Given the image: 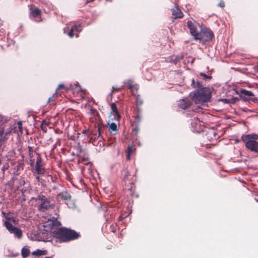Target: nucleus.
I'll use <instances>...</instances> for the list:
<instances>
[{"instance_id": "12", "label": "nucleus", "mask_w": 258, "mask_h": 258, "mask_svg": "<svg viewBox=\"0 0 258 258\" xmlns=\"http://www.w3.org/2000/svg\"><path fill=\"white\" fill-rule=\"evenodd\" d=\"M90 113L91 117L90 118V121L94 122L99 121V115L98 111L93 107H90Z\"/></svg>"}, {"instance_id": "2", "label": "nucleus", "mask_w": 258, "mask_h": 258, "mask_svg": "<svg viewBox=\"0 0 258 258\" xmlns=\"http://www.w3.org/2000/svg\"><path fill=\"white\" fill-rule=\"evenodd\" d=\"M51 233L53 237L64 242L77 239L81 236L76 231L64 227L56 228Z\"/></svg>"}, {"instance_id": "4", "label": "nucleus", "mask_w": 258, "mask_h": 258, "mask_svg": "<svg viewBox=\"0 0 258 258\" xmlns=\"http://www.w3.org/2000/svg\"><path fill=\"white\" fill-rule=\"evenodd\" d=\"M38 204V210L41 212H45L50 209H54L55 204L51 203L49 199L44 195H39L36 198H34Z\"/></svg>"}, {"instance_id": "45", "label": "nucleus", "mask_w": 258, "mask_h": 258, "mask_svg": "<svg viewBox=\"0 0 258 258\" xmlns=\"http://www.w3.org/2000/svg\"><path fill=\"white\" fill-rule=\"evenodd\" d=\"M53 97H49V98H48V100H47V102H48V103H49V102H50L51 101H52V99H53Z\"/></svg>"}, {"instance_id": "36", "label": "nucleus", "mask_w": 258, "mask_h": 258, "mask_svg": "<svg viewBox=\"0 0 258 258\" xmlns=\"http://www.w3.org/2000/svg\"><path fill=\"white\" fill-rule=\"evenodd\" d=\"M202 86V83L199 81L197 82V84H196V88L201 89Z\"/></svg>"}, {"instance_id": "52", "label": "nucleus", "mask_w": 258, "mask_h": 258, "mask_svg": "<svg viewBox=\"0 0 258 258\" xmlns=\"http://www.w3.org/2000/svg\"><path fill=\"white\" fill-rule=\"evenodd\" d=\"M86 132H87L86 130H84V131H83V133H85Z\"/></svg>"}, {"instance_id": "31", "label": "nucleus", "mask_w": 258, "mask_h": 258, "mask_svg": "<svg viewBox=\"0 0 258 258\" xmlns=\"http://www.w3.org/2000/svg\"><path fill=\"white\" fill-rule=\"evenodd\" d=\"M33 254L38 256L44 255L46 254V251L38 249L37 251H34Z\"/></svg>"}, {"instance_id": "20", "label": "nucleus", "mask_w": 258, "mask_h": 258, "mask_svg": "<svg viewBox=\"0 0 258 258\" xmlns=\"http://www.w3.org/2000/svg\"><path fill=\"white\" fill-rule=\"evenodd\" d=\"M68 90V87L62 84H60L57 86L56 89V96L58 95H60V93H63Z\"/></svg>"}, {"instance_id": "6", "label": "nucleus", "mask_w": 258, "mask_h": 258, "mask_svg": "<svg viewBox=\"0 0 258 258\" xmlns=\"http://www.w3.org/2000/svg\"><path fill=\"white\" fill-rule=\"evenodd\" d=\"M237 94H238L240 98L245 102L252 101L254 103H258V98L254 97V94L250 91L241 89Z\"/></svg>"}, {"instance_id": "51", "label": "nucleus", "mask_w": 258, "mask_h": 258, "mask_svg": "<svg viewBox=\"0 0 258 258\" xmlns=\"http://www.w3.org/2000/svg\"><path fill=\"white\" fill-rule=\"evenodd\" d=\"M122 216H119V218H118V221H121L122 219Z\"/></svg>"}, {"instance_id": "32", "label": "nucleus", "mask_w": 258, "mask_h": 258, "mask_svg": "<svg viewBox=\"0 0 258 258\" xmlns=\"http://www.w3.org/2000/svg\"><path fill=\"white\" fill-rule=\"evenodd\" d=\"M123 86H121V87H118V88H117V87H115L113 86V87H112V90H111V94H113V93H114L115 92H116V91H119L120 90H121V89H123Z\"/></svg>"}, {"instance_id": "17", "label": "nucleus", "mask_w": 258, "mask_h": 258, "mask_svg": "<svg viewBox=\"0 0 258 258\" xmlns=\"http://www.w3.org/2000/svg\"><path fill=\"white\" fill-rule=\"evenodd\" d=\"M172 15L174 18H182L183 14L180 9L177 6H175L172 10Z\"/></svg>"}, {"instance_id": "40", "label": "nucleus", "mask_w": 258, "mask_h": 258, "mask_svg": "<svg viewBox=\"0 0 258 258\" xmlns=\"http://www.w3.org/2000/svg\"><path fill=\"white\" fill-rule=\"evenodd\" d=\"M29 156H30V158L31 159L33 157V153H32V148L31 147H29Z\"/></svg>"}, {"instance_id": "1", "label": "nucleus", "mask_w": 258, "mask_h": 258, "mask_svg": "<svg viewBox=\"0 0 258 258\" xmlns=\"http://www.w3.org/2000/svg\"><path fill=\"white\" fill-rule=\"evenodd\" d=\"M187 26L194 39L199 40L203 44L210 42L214 37V34L211 29L203 27L195 21L188 20Z\"/></svg>"}, {"instance_id": "37", "label": "nucleus", "mask_w": 258, "mask_h": 258, "mask_svg": "<svg viewBox=\"0 0 258 258\" xmlns=\"http://www.w3.org/2000/svg\"><path fill=\"white\" fill-rule=\"evenodd\" d=\"M218 6L221 8H224L225 7V3L224 2V1H220L218 4Z\"/></svg>"}, {"instance_id": "26", "label": "nucleus", "mask_w": 258, "mask_h": 258, "mask_svg": "<svg viewBox=\"0 0 258 258\" xmlns=\"http://www.w3.org/2000/svg\"><path fill=\"white\" fill-rule=\"evenodd\" d=\"M30 250L26 247H23L22 249L21 254L23 257H27L30 254Z\"/></svg>"}, {"instance_id": "9", "label": "nucleus", "mask_w": 258, "mask_h": 258, "mask_svg": "<svg viewBox=\"0 0 258 258\" xmlns=\"http://www.w3.org/2000/svg\"><path fill=\"white\" fill-rule=\"evenodd\" d=\"M45 169L43 166L42 160L39 154H38L35 165V171L34 174L43 175L45 173Z\"/></svg>"}, {"instance_id": "7", "label": "nucleus", "mask_w": 258, "mask_h": 258, "mask_svg": "<svg viewBox=\"0 0 258 258\" xmlns=\"http://www.w3.org/2000/svg\"><path fill=\"white\" fill-rule=\"evenodd\" d=\"M241 140L247 149L255 153H258V142L249 139L248 136H242Z\"/></svg>"}, {"instance_id": "15", "label": "nucleus", "mask_w": 258, "mask_h": 258, "mask_svg": "<svg viewBox=\"0 0 258 258\" xmlns=\"http://www.w3.org/2000/svg\"><path fill=\"white\" fill-rule=\"evenodd\" d=\"M9 136L10 132L6 131L4 133V127L0 126V144L7 140L9 138Z\"/></svg>"}, {"instance_id": "41", "label": "nucleus", "mask_w": 258, "mask_h": 258, "mask_svg": "<svg viewBox=\"0 0 258 258\" xmlns=\"http://www.w3.org/2000/svg\"><path fill=\"white\" fill-rule=\"evenodd\" d=\"M55 132L57 134H60L62 133V131L59 130V128H56L55 130Z\"/></svg>"}, {"instance_id": "21", "label": "nucleus", "mask_w": 258, "mask_h": 258, "mask_svg": "<svg viewBox=\"0 0 258 258\" xmlns=\"http://www.w3.org/2000/svg\"><path fill=\"white\" fill-rule=\"evenodd\" d=\"M110 107L112 110V112L114 113L115 117H116L117 119L118 120L120 118V116L118 113L116 104L115 103H112L110 104Z\"/></svg>"}, {"instance_id": "16", "label": "nucleus", "mask_w": 258, "mask_h": 258, "mask_svg": "<svg viewBox=\"0 0 258 258\" xmlns=\"http://www.w3.org/2000/svg\"><path fill=\"white\" fill-rule=\"evenodd\" d=\"M95 126L97 127V131L98 132L97 138L101 136V135L103 133L104 131L107 127V125H103L100 120L96 122Z\"/></svg>"}, {"instance_id": "28", "label": "nucleus", "mask_w": 258, "mask_h": 258, "mask_svg": "<svg viewBox=\"0 0 258 258\" xmlns=\"http://www.w3.org/2000/svg\"><path fill=\"white\" fill-rule=\"evenodd\" d=\"M3 214L5 216L6 219L7 220V221H11L12 219L13 218V216L12 213H6L4 212H3Z\"/></svg>"}, {"instance_id": "29", "label": "nucleus", "mask_w": 258, "mask_h": 258, "mask_svg": "<svg viewBox=\"0 0 258 258\" xmlns=\"http://www.w3.org/2000/svg\"><path fill=\"white\" fill-rule=\"evenodd\" d=\"M242 136H248L249 139L250 140L256 141V140L258 139V135L255 134H249V135H243Z\"/></svg>"}, {"instance_id": "39", "label": "nucleus", "mask_w": 258, "mask_h": 258, "mask_svg": "<svg viewBox=\"0 0 258 258\" xmlns=\"http://www.w3.org/2000/svg\"><path fill=\"white\" fill-rule=\"evenodd\" d=\"M239 101V99L237 97H233L231 99V102L233 103L237 102Z\"/></svg>"}, {"instance_id": "22", "label": "nucleus", "mask_w": 258, "mask_h": 258, "mask_svg": "<svg viewBox=\"0 0 258 258\" xmlns=\"http://www.w3.org/2000/svg\"><path fill=\"white\" fill-rule=\"evenodd\" d=\"M78 157V162L79 163H82L85 165H89L90 163L89 159L88 157L82 156L81 155H77Z\"/></svg>"}, {"instance_id": "13", "label": "nucleus", "mask_w": 258, "mask_h": 258, "mask_svg": "<svg viewBox=\"0 0 258 258\" xmlns=\"http://www.w3.org/2000/svg\"><path fill=\"white\" fill-rule=\"evenodd\" d=\"M124 174L123 175V180L126 183L127 182L133 181V177L134 175L132 174L131 171L128 169L124 170Z\"/></svg>"}, {"instance_id": "30", "label": "nucleus", "mask_w": 258, "mask_h": 258, "mask_svg": "<svg viewBox=\"0 0 258 258\" xmlns=\"http://www.w3.org/2000/svg\"><path fill=\"white\" fill-rule=\"evenodd\" d=\"M183 58V56H176L173 59H172L171 60L174 64H176L178 61H179L181 59Z\"/></svg>"}, {"instance_id": "34", "label": "nucleus", "mask_w": 258, "mask_h": 258, "mask_svg": "<svg viewBox=\"0 0 258 258\" xmlns=\"http://www.w3.org/2000/svg\"><path fill=\"white\" fill-rule=\"evenodd\" d=\"M139 130V128L138 126H136L135 127V128H134L132 130V134L133 135H137V133L138 132Z\"/></svg>"}, {"instance_id": "44", "label": "nucleus", "mask_w": 258, "mask_h": 258, "mask_svg": "<svg viewBox=\"0 0 258 258\" xmlns=\"http://www.w3.org/2000/svg\"><path fill=\"white\" fill-rule=\"evenodd\" d=\"M30 162H31V163H30V165L31 166H33L34 164V159H30Z\"/></svg>"}, {"instance_id": "8", "label": "nucleus", "mask_w": 258, "mask_h": 258, "mask_svg": "<svg viewBox=\"0 0 258 258\" xmlns=\"http://www.w3.org/2000/svg\"><path fill=\"white\" fill-rule=\"evenodd\" d=\"M4 224L7 230L11 233L14 234L18 238L20 239L22 237L23 233L21 229L14 226L9 221H5Z\"/></svg>"}, {"instance_id": "42", "label": "nucleus", "mask_w": 258, "mask_h": 258, "mask_svg": "<svg viewBox=\"0 0 258 258\" xmlns=\"http://www.w3.org/2000/svg\"><path fill=\"white\" fill-rule=\"evenodd\" d=\"M142 104V101L140 100L138 98L137 99V105H141Z\"/></svg>"}, {"instance_id": "11", "label": "nucleus", "mask_w": 258, "mask_h": 258, "mask_svg": "<svg viewBox=\"0 0 258 258\" xmlns=\"http://www.w3.org/2000/svg\"><path fill=\"white\" fill-rule=\"evenodd\" d=\"M192 104V102L188 98L180 99L178 102V106L182 109H186Z\"/></svg>"}, {"instance_id": "35", "label": "nucleus", "mask_w": 258, "mask_h": 258, "mask_svg": "<svg viewBox=\"0 0 258 258\" xmlns=\"http://www.w3.org/2000/svg\"><path fill=\"white\" fill-rule=\"evenodd\" d=\"M133 152V147L132 146H128L127 147V153L131 154Z\"/></svg>"}, {"instance_id": "43", "label": "nucleus", "mask_w": 258, "mask_h": 258, "mask_svg": "<svg viewBox=\"0 0 258 258\" xmlns=\"http://www.w3.org/2000/svg\"><path fill=\"white\" fill-rule=\"evenodd\" d=\"M191 85L192 86V87L194 88H196V84H195V80L194 79H192V81H191Z\"/></svg>"}, {"instance_id": "33", "label": "nucleus", "mask_w": 258, "mask_h": 258, "mask_svg": "<svg viewBox=\"0 0 258 258\" xmlns=\"http://www.w3.org/2000/svg\"><path fill=\"white\" fill-rule=\"evenodd\" d=\"M110 230L113 232L115 233L116 230V224H112L110 226Z\"/></svg>"}, {"instance_id": "54", "label": "nucleus", "mask_w": 258, "mask_h": 258, "mask_svg": "<svg viewBox=\"0 0 258 258\" xmlns=\"http://www.w3.org/2000/svg\"><path fill=\"white\" fill-rule=\"evenodd\" d=\"M92 138H93V137H92V136H91V137H90V139H92Z\"/></svg>"}, {"instance_id": "47", "label": "nucleus", "mask_w": 258, "mask_h": 258, "mask_svg": "<svg viewBox=\"0 0 258 258\" xmlns=\"http://www.w3.org/2000/svg\"><path fill=\"white\" fill-rule=\"evenodd\" d=\"M94 0H87L85 4H88L89 3H91V2H93Z\"/></svg>"}, {"instance_id": "14", "label": "nucleus", "mask_w": 258, "mask_h": 258, "mask_svg": "<svg viewBox=\"0 0 258 258\" xmlns=\"http://www.w3.org/2000/svg\"><path fill=\"white\" fill-rule=\"evenodd\" d=\"M31 14L34 18L37 19V21L38 22L42 20L41 18V12L39 9L37 8H32L31 9Z\"/></svg>"}, {"instance_id": "19", "label": "nucleus", "mask_w": 258, "mask_h": 258, "mask_svg": "<svg viewBox=\"0 0 258 258\" xmlns=\"http://www.w3.org/2000/svg\"><path fill=\"white\" fill-rule=\"evenodd\" d=\"M124 84L126 85L132 92H134V90H137V85L134 84L133 81L131 80H128L124 82Z\"/></svg>"}, {"instance_id": "10", "label": "nucleus", "mask_w": 258, "mask_h": 258, "mask_svg": "<svg viewBox=\"0 0 258 258\" xmlns=\"http://www.w3.org/2000/svg\"><path fill=\"white\" fill-rule=\"evenodd\" d=\"M7 132H10V135L12 133H17L18 136L22 135L23 134L22 121H19L17 124L11 126Z\"/></svg>"}, {"instance_id": "46", "label": "nucleus", "mask_w": 258, "mask_h": 258, "mask_svg": "<svg viewBox=\"0 0 258 258\" xmlns=\"http://www.w3.org/2000/svg\"><path fill=\"white\" fill-rule=\"evenodd\" d=\"M130 155H131V154L127 153V154H126L127 160H130Z\"/></svg>"}, {"instance_id": "53", "label": "nucleus", "mask_w": 258, "mask_h": 258, "mask_svg": "<svg viewBox=\"0 0 258 258\" xmlns=\"http://www.w3.org/2000/svg\"><path fill=\"white\" fill-rule=\"evenodd\" d=\"M137 118H139L138 120H139V121H140V118H139V116H138V115L137 116Z\"/></svg>"}, {"instance_id": "23", "label": "nucleus", "mask_w": 258, "mask_h": 258, "mask_svg": "<svg viewBox=\"0 0 258 258\" xmlns=\"http://www.w3.org/2000/svg\"><path fill=\"white\" fill-rule=\"evenodd\" d=\"M109 125V129L111 134L113 135H116L117 133V126L115 123L112 122L110 124L108 123Z\"/></svg>"}, {"instance_id": "5", "label": "nucleus", "mask_w": 258, "mask_h": 258, "mask_svg": "<svg viewBox=\"0 0 258 258\" xmlns=\"http://www.w3.org/2000/svg\"><path fill=\"white\" fill-rule=\"evenodd\" d=\"M83 29V27L81 24H73L72 23L68 24L64 28L65 33L70 37L72 38L74 36L77 37L79 36V33Z\"/></svg>"}, {"instance_id": "25", "label": "nucleus", "mask_w": 258, "mask_h": 258, "mask_svg": "<svg viewBox=\"0 0 258 258\" xmlns=\"http://www.w3.org/2000/svg\"><path fill=\"white\" fill-rule=\"evenodd\" d=\"M49 124V122L48 121H47L45 120H42L41 124V128L42 130L44 132L46 133L47 131V126Z\"/></svg>"}, {"instance_id": "50", "label": "nucleus", "mask_w": 258, "mask_h": 258, "mask_svg": "<svg viewBox=\"0 0 258 258\" xmlns=\"http://www.w3.org/2000/svg\"><path fill=\"white\" fill-rule=\"evenodd\" d=\"M25 183V182L24 179H22L21 181V183L23 185H24Z\"/></svg>"}, {"instance_id": "3", "label": "nucleus", "mask_w": 258, "mask_h": 258, "mask_svg": "<svg viewBox=\"0 0 258 258\" xmlns=\"http://www.w3.org/2000/svg\"><path fill=\"white\" fill-rule=\"evenodd\" d=\"M189 96L196 104H201L209 101L211 98L210 89L203 87L190 93Z\"/></svg>"}, {"instance_id": "24", "label": "nucleus", "mask_w": 258, "mask_h": 258, "mask_svg": "<svg viewBox=\"0 0 258 258\" xmlns=\"http://www.w3.org/2000/svg\"><path fill=\"white\" fill-rule=\"evenodd\" d=\"M59 196L60 198L63 200L70 201L72 199L71 195L67 192H62L60 194Z\"/></svg>"}, {"instance_id": "49", "label": "nucleus", "mask_w": 258, "mask_h": 258, "mask_svg": "<svg viewBox=\"0 0 258 258\" xmlns=\"http://www.w3.org/2000/svg\"><path fill=\"white\" fill-rule=\"evenodd\" d=\"M36 180H37L38 182H39V181H40V177H39V176H37L36 177Z\"/></svg>"}, {"instance_id": "38", "label": "nucleus", "mask_w": 258, "mask_h": 258, "mask_svg": "<svg viewBox=\"0 0 258 258\" xmlns=\"http://www.w3.org/2000/svg\"><path fill=\"white\" fill-rule=\"evenodd\" d=\"M200 75H201V76H202L204 77V78H205V79H211V78H212L211 77H210V76H207V75H206V74H204V73H201L200 74Z\"/></svg>"}, {"instance_id": "27", "label": "nucleus", "mask_w": 258, "mask_h": 258, "mask_svg": "<svg viewBox=\"0 0 258 258\" xmlns=\"http://www.w3.org/2000/svg\"><path fill=\"white\" fill-rule=\"evenodd\" d=\"M23 168H24V164L23 163H19L16 166H15V170L17 171V172H19V171H20L21 170H23Z\"/></svg>"}, {"instance_id": "48", "label": "nucleus", "mask_w": 258, "mask_h": 258, "mask_svg": "<svg viewBox=\"0 0 258 258\" xmlns=\"http://www.w3.org/2000/svg\"><path fill=\"white\" fill-rule=\"evenodd\" d=\"M11 221H12L15 224L17 223V221L14 218V217L13 218Z\"/></svg>"}, {"instance_id": "18", "label": "nucleus", "mask_w": 258, "mask_h": 258, "mask_svg": "<svg viewBox=\"0 0 258 258\" xmlns=\"http://www.w3.org/2000/svg\"><path fill=\"white\" fill-rule=\"evenodd\" d=\"M60 225V222L56 218H53L52 219L49 221V225L51 227L52 230L55 227H58Z\"/></svg>"}]
</instances>
